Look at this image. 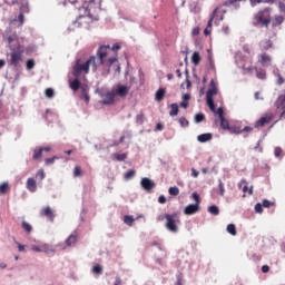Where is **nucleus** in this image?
Segmentation results:
<instances>
[{
    "instance_id": "f257e3e1",
    "label": "nucleus",
    "mask_w": 285,
    "mask_h": 285,
    "mask_svg": "<svg viewBox=\"0 0 285 285\" xmlns=\"http://www.w3.org/2000/svg\"><path fill=\"white\" fill-rule=\"evenodd\" d=\"M117 50H121L120 43L100 46L96 53V68L102 70V77L110 75V68L116 65V72L121 75V65H119V55Z\"/></svg>"
},
{
    "instance_id": "f03ea898",
    "label": "nucleus",
    "mask_w": 285,
    "mask_h": 285,
    "mask_svg": "<svg viewBox=\"0 0 285 285\" xmlns=\"http://www.w3.org/2000/svg\"><path fill=\"white\" fill-rule=\"evenodd\" d=\"M90 67L92 72H97V57L90 56L87 60H85L83 58H78L72 70L73 77H81L82 75H88L90 72Z\"/></svg>"
},
{
    "instance_id": "7ed1b4c3",
    "label": "nucleus",
    "mask_w": 285,
    "mask_h": 285,
    "mask_svg": "<svg viewBox=\"0 0 285 285\" xmlns=\"http://www.w3.org/2000/svg\"><path fill=\"white\" fill-rule=\"evenodd\" d=\"M239 66L243 70V75H253L254 70H256L257 79H266V71L253 66V57H243L239 61Z\"/></svg>"
},
{
    "instance_id": "20e7f679",
    "label": "nucleus",
    "mask_w": 285,
    "mask_h": 285,
    "mask_svg": "<svg viewBox=\"0 0 285 285\" xmlns=\"http://www.w3.org/2000/svg\"><path fill=\"white\" fill-rule=\"evenodd\" d=\"M273 12V8L267 7L261 11H258L255 16H254V26H262L264 28H268V26H271V14Z\"/></svg>"
},
{
    "instance_id": "39448f33",
    "label": "nucleus",
    "mask_w": 285,
    "mask_h": 285,
    "mask_svg": "<svg viewBox=\"0 0 285 285\" xmlns=\"http://www.w3.org/2000/svg\"><path fill=\"white\" fill-rule=\"evenodd\" d=\"M82 10L87 17H95L101 12V0H87L82 3Z\"/></svg>"
},
{
    "instance_id": "423d86ee",
    "label": "nucleus",
    "mask_w": 285,
    "mask_h": 285,
    "mask_svg": "<svg viewBox=\"0 0 285 285\" xmlns=\"http://www.w3.org/2000/svg\"><path fill=\"white\" fill-rule=\"evenodd\" d=\"M7 6H20V13L18 16V21L23 24V19L26 13L30 12V4L28 0H4Z\"/></svg>"
},
{
    "instance_id": "0eeeda50",
    "label": "nucleus",
    "mask_w": 285,
    "mask_h": 285,
    "mask_svg": "<svg viewBox=\"0 0 285 285\" xmlns=\"http://www.w3.org/2000/svg\"><path fill=\"white\" fill-rule=\"evenodd\" d=\"M166 217V228L167 230H169L170 233H178L179 232V227L177 226V224H179V215L177 214H165Z\"/></svg>"
},
{
    "instance_id": "6e6552de",
    "label": "nucleus",
    "mask_w": 285,
    "mask_h": 285,
    "mask_svg": "<svg viewBox=\"0 0 285 285\" xmlns=\"http://www.w3.org/2000/svg\"><path fill=\"white\" fill-rule=\"evenodd\" d=\"M22 55H23V51L21 50H13L11 53H10V60H9V66H13V68H17L19 66V63H21L22 61Z\"/></svg>"
},
{
    "instance_id": "1a4fd4ad",
    "label": "nucleus",
    "mask_w": 285,
    "mask_h": 285,
    "mask_svg": "<svg viewBox=\"0 0 285 285\" xmlns=\"http://www.w3.org/2000/svg\"><path fill=\"white\" fill-rule=\"evenodd\" d=\"M116 97H121L122 99L128 97V92H130V87L126 85L116 86L115 90H112Z\"/></svg>"
},
{
    "instance_id": "9d476101",
    "label": "nucleus",
    "mask_w": 285,
    "mask_h": 285,
    "mask_svg": "<svg viewBox=\"0 0 285 285\" xmlns=\"http://www.w3.org/2000/svg\"><path fill=\"white\" fill-rule=\"evenodd\" d=\"M217 12H219V7L214 9L212 17L209 18V20L207 22V27L204 30V35L206 37H208V35H210V32H213V21L216 19V17H218Z\"/></svg>"
},
{
    "instance_id": "9b49d317",
    "label": "nucleus",
    "mask_w": 285,
    "mask_h": 285,
    "mask_svg": "<svg viewBox=\"0 0 285 285\" xmlns=\"http://www.w3.org/2000/svg\"><path fill=\"white\" fill-rule=\"evenodd\" d=\"M140 186L141 188H144V190H147V193H150V190L155 188V181H153L150 178L145 177L141 179Z\"/></svg>"
},
{
    "instance_id": "f8f14e48",
    "label": "nucleus",
    "mask_w": 285,
    "mask_h": 285,
    "mask_svg": "<svg viewBox=\"0 0 285 285\" xmlns=\"http://www.w3.org/2000/svg\"><path fill=\"white\" fill-rule=\"evenodd\" d=\"M41 217H47L50 219V222H55V212H52V208L50 206H47L40 210Z\"/></svg>"
},
{
    "instance_id": "ddd939ff",
    "label": "nucleus",
    "mask_w": 285,
    "mask_h": 285,
    "mask_svg": "<svg viewBox=\"0 0 285 285\" xmlns=\"http://www.w3.org/2000/svg\"><path fill=\"white\" fill-rule=\"evenodd\" d=\"M115 91L106 92L104 96L102 104H105V106H112V104H115Z\"/></svg>"
},
{
    "instance_id": "4468645a",
    "label": "nucleus",
    "mask_w": 285,
    "mask_h": 285,
    "mask_svg": "<svg viewBox=\"0 0 285 285\" xmlns=\"http://www.w3.org/2000/svg\"><path fill=\"white\" fill-rule=\"evenodd\" d=\"M210 88L206 92V99H213L215 95H217V86L215 85V80L212 79L209 83Z\"/></svg>"
},
{
    "instance_id": "2eb2a0df",
    "label": "nucleus",
    "mask_w": 285,
    "mask_h": 285,
    "mask_svg": "<svg viewBox=\"0 0 285 285\" xmlns=\"http://www.w3.org/2000/svg\"><path fill=\"white\" fill-rule=\"evenodd\" d=\"M184 213L186 215H195V213H199V205L189 204L185 207Z\"/></svg>"
},
{
    "instance_id": "dca6fc26",
    "label": "nucleus",
    "mask_w": 285,
    "mask_h": 285,
    "mask_svg": "<svg viewBox=\"0 0 285 285\" xmlns=\"http://www.w3.org/2000/svg\"><path fill=\"white\" fill-rule=\"evenodd\" d=\"M259 48L262 52H266V50H271V48H273V40L271 39L262 40L259 42Z\"/></svg>"
},
{
    "instance_id": "f3484780",
    "label": "nucleus",
    "mask_w": 285,
    "mask_h": 285,
    "mask_svg": "<svg viewBox=\"0 0 285 285\" xmlns=\"http://www.w3.org/2000/svg\"><path fill=\"white\" fill-rule=\"evenodd\" d=\"M273 121V115H268L265 117H262L261 119L257 120L256 126L259 128L264 127L266 124H271Z\"/></svg>"
},
{
    "instance_id": "a211bd4d",
    "label": "nucleus",
    "mask_w": 285,
    "mask_h": 285,
    "mask_svg": "<svg viewBox=\"0 0 285 285\" xmlns=\"http://www.w3.org/2000/svg\"><path fill=\"white\" fill-rule=\"evenodd\" d=\"M27 190H29V193H37V180H35V178L27 179Z\"/></svg>"
},
{
    "instance_id": "6ab92c4d",
    "label": "nucleus",
    "mask_w": 285,
    "mask_h": 285,
    "mask_svg": "<svg viewBox=\"0 0 285 285\" xmlns=\"http://www.w3.org/2000/svg\"><path fill=\"white\" fill-rule=\"evenodd\" d=\"M271 61H273V59L271 58V56H268V53H262L259 56V62L262 63V66H271Z\"/></svg>"
},
{
    "instance_id": "aec40b11",
    "label": "nucleus",
    "mask_w": 285,
    "mask_h": 285,
    "mask_svg": "<svg viewBox=\"0 0 285 285\" xmlns=\"http://www.w3.org/2000/svg\"><path fill=\"white\" fill-rule=\"evenodd\" d=\"M79 236H77V232H75L73 234H71L66 240L65 244L67 246H75V244H77V239Z\"/></svg>"
},
{
    "instance_id": "412c9836",
    "label": "nucleus",
    "mask_w": 285,
    "mask_h": 285,
    "mask_svg": "<svg viewBox=\"0 0 285 285\" xmlns=\"http://www.w3.org/2000/svg\"><path fill=\"white\" fill-rule=\"evenodd\" d=\"M69 88H71L73 92H77V90L81 88V81H79V77H76V79L69 82Z\"/></svg>"
},
{
    "instance_id": "4be33fe9",
    "label": "nucleus",
    "mask_w": 285,
    "mask_h": 285,
    "mask_svg": "<svg viewBox=\"0 0 285 285\" xmlns=\"http://www.w3.org/2000/svg\"><path fill=\"white\" fill-rule=\"evenodd\" d=\"M273 28H277V26H282L284 23V16H275L271 21Z\"/></svg>"
},
{
    "instance_id": "5701e85b",
    "label": "nucleus",
    "mask_w": 285,
    "mask_h": 285,
    "mask_svg": "<svg viewBox=\"0 0 285 285\" xmlns=\"http://www.w3.org/2000/svg\"><path fill=\"white\" fill-rule=\"evenodd\" d=\"M242 1H246V0H227L223 3V6H225L226 8H230V6H234V8H239V3H242Z\"/></svg>"
},
{
    "instance_id": "b1692460",
    "label": "nucleus",
    "mask_w": 285,
    "mask_h": 285,
    "mask_svg": "<svg viewBox=\"0 0 285 285\" xmlns=\"http://www.w3.org/2000/svg\"><path fill=\"white\" fill-rule=\"evenodd\" d=\"M210 139H213V134H203L197 137L200 144H206V141H210Z\"/></svg>"
},
{
    "instance_id": "393cba45",
    "label": "nucleus",
    "mask_w": 285,
    "mask_h": 285,
    "mask_svg": "<svg viewBox=\"0 0 285 285\" xmlns=\"http://www.w3.org/2000/svg\"><path fill=\"white\" fill-rule=\"evenodd\" d=\"M41 157H43V147L36 148L33 150L32 159H35V161H37V160L41 159Z\"/></svg>"
},
{
    "instance_id": "a878e982",
    "label": "nucleus",
    "mask_w": 285,
    "mask_h": 285,
    "mask_svg": "<svg viewBox=\"0 0 285 285\" xmlns=\"http://www.w3.org/2000/svg\"><path fill=\"white\" fill-rule=\"evenodd\" d=\"M164 97H166V89L160 88L156 91L155 99L156 101H164Z\"/></svg>"
},
{
    "instance_id": "bb28decb",
    "label": "nucleus",
    "mask_w": 285,
    "mask_h": 285,
    "mask_svg": "<svg viewBox=\"0 0 285 285\" xmlns=\"http://www.w3.org/2000/svg\"><path fill=\"white\" fill-rule=\"evenodd\" d=\"M171 110L169 111L170 117H177L179 115V105L171 104L170 105Z\"/></svg>"
},
{
    "instance_id": "cd10ccee",
    "label": "nucleus",
    "mask_w": 285,
    "mask_h": 285,
    "mask_svg": "<svg viewBox=\"0 0 285 285\" xmlns=\"http://www.w3.org/2000/svg\"><path fill=\"white\" fill-rule=\"evenodd\" d=\"M202 61V56H199L198 51H195L191 56V63H194V66H199Z\"/></svg>"
},
{
    "instance_id": "c85d7f7f",
    "label": "nucleus",
    "mask_w": 285,
    "mask_h": 285,
    "mask_svg": "<svg viewBox=\"0 0 285 285\" xmlns=\"http://www.w3.org/2000/svg\"><path fill=\"white\" fill-rule=\"evenodd\" d=\"M249 3L252 8H255V6H258V3H275V0H249Z\"/></svg>"
},
{
    "instance_id": "c756f323",
    "label": "nucleus",
    "mask_w": 285,
    "mask_h": 285,
    "mask_svg": "<svg viewBox=\"0 0 285 285\" xmlns=\"http://www.w3.org/2000/svg\"><path fill=\"white\" fill-rule=\"evenodd\" d=\"M31 250H33V253H48V245H42L41 247L33 245L31 246Z\"/></svg>"
},
{
    "instance_id": "7c9ffc66",
    "label": "nucleus",
    "mask_w": 285,
    "mask_h": 285,
    "mask_svg": "<svg viewBox=\"0 0 285 285\" xmlns=\"http://www.w3.org/2000/svg\"><path fill=\"white\" fill-rule=\"evenodd\" d=\"M21 228L28 234L30 235V233H32V225H30V223L23 220L21 224Z\"/></svg>"
},
{
    "instance_id": "2f4dec72",
    "label": "nucleus",
    "mask_w": 285,
    "mask_h": 285,
    "mask_svg": "<svg viewBox=\"0 0 285 285\" xmlns=\"http://www.w3.org/2000/svg\"><path fill=\"white\" fill-rule=\"evenodd\" d=\"M94 275H104V267L99 264L94 265L92 267Z\"/></svg>"
},
{
    "instance_id": "473e14b6",
    "label": "nucleus",
    "mask_w": 285,
    "mask_h": 285,
    "mask_svg": "<svg viewBox=\"0 0 285 285\" xmlns=\"http://www.w3.org/2000/svg\"><path fill=\"white\" fill-rule=\"evenodd\" d=\"M220 128H223V130H230V124L225 117L220 118Z\"/></svg>"
},
{
    "instance_id": "72a5a7b5",
    "label": "nucleus",
    "mask_w": 285,
    "mask_h": 285,
    "mask_svg": "<svg viewBox=\"0 0 285 285\" xmlns=\"http://www.w3.org/2000/svg\"><path fill=\"white\" fill-rule=\"evenodd\" d=\"M137 175V171L135 169H129L125 174L126 181H129V179H132Z\"/></svg>"
},
{
    "instance_id": "f704fd0d",
    "label": "nucleus",
    "mask_w": 285,
    "mask_h": 285,
    "mask_svg": "<svg viewBox=\"0 0 285 285\" xmlns=\"http://www.w3.org/2000/svg\"><path fill=\"white\" fill-rule=\"evenodd\" d=\"M227 233H229V235H233L234 237L235 235H237V227L235 226V224L227 225Z\"/></svg>"
},
{
    "instance_id": "c9c22d12",
    "label": "nucleus",
    "mask_w": 285,
    "mask_h": 285,
    "mask_svg": "<svg viewBox=\"0 0 285 285\" xmlns=\"http://www.w3.org/2000/svg\"><path fill=\"white\" fill-rule=\"evenodd\" d=\"M8 190H10V186L8 185V183H2L0 185V195H6Z\"/></svg>"
},
{
    "instance_id": "e433bc0d",
    "label": "nucleus",
    "mask_w": 285,
    "mask_h": 285,
    "mask_svg": "<svg viewBox=\"0 0 285 285\" xmlns=\"http://www.w3.org/2000/svg\"><path fill=\"white\" fill-rule=\"evenodd\" d=\"M208 213H210V215H219V207H217V205H212L208 207Z\"/></svg>"
},
{
    "instance_id": "4c0bfd02",
    "label": "nucleus",
    "mask_w": 285,
    "mask_h": 285,
    "mask_svg": "<svg viewBox=\"0 0 285 285\" xmlns=\"http://www.w3.org/2000/svg\"><path fill=\"white\" fill-rule=\"evenodd\" d=\"M206 119V116L204 114H196L194 121L195 124H202Z\"/></svg>"
},
{
    "instance_id": "58836bf2",
    "label": "nucleus",
    "mask_w": 285,
    "mask_h": 285,
    "mask_svg": "<svg viewBox=\"0 0 285 285\" xmlns=\"http://www.w3.org/2000/svg\"><path fill=\"white\" fill-rule=\"evenodd\" d=\"M124 222L127 224V226H132L135 223V217L127 215L124 217Z\"/></svg>"
},
{
    "instance_id": "ea45409f",
    "label": "nucleus",
    "mask_w": 285,
    "mask_h": 285,
    "mask_svg": "<svg viewBox=\"0 0 285 285\" xmlns=\"http://www.w3.org/2000/svg\"><path fill=\"white\" fill-rule=\"evenodd\" d=\"M178 121H179L181 128H188V126H190V122L185 117L179 118Z\"/></svg>"
},
{
    "instance_id": "a19ab883",
    "label": "nucleus",
    "mask_w": 285,
    "mask_h": 285,
    "mask_svg": "<svg viewBox=\"0 0 285 285\" xmlns=\"http://www.w3.org/2000/svg\"><path fill=\"white\" fill-rule=\"evenodd\" d=\"M45 95L48 99H52V97H55V89L52 88H47L45 91Z\"/></svg>"
},
{
    "instance_id": "79ce46f5",
    "label": "nucleus",
    "mask_w": 285,
    "mask_h": 285,
    "mask_svg": "<svg viewBox=\"0 0 285 285\" xmlns=\"http://www.w3.org/2000/svg\"><path fill=\"white\" fill-rule=\"evenodd\" d=\"M218 188L220 197H224L226 189L224 188V183L222 181V179L218 180Z\"/></svg>"
},
{
    "instance_id": "37998d69",
    "label": "nucleus",
    "mask_w": 285,
    "mask_h": 285,
    "mask_svg": "<svg viewBox=\"0 0 285 285\" xmlns=\"http://www.w3.org/2000/svg\"><path fill=\"white\" fill-rule=\"evenodd\" d=\"M275 77L277 78L276 79V83L278 85V86H282L283 83H284V77L282 76V73H279V72H276L275 73Z\"/></svg>"
},
{
    "instance_id": "c03bdc74",
    "label": "nucleus",
    "mask_w": 285,
    "mask_h": 285,
    "mask_svg": "<svg viewBox=\"0 0 285 285\" xmlns=\"http://www.w3.org/2000/svg\"><path fill=\"white\" fill-rule=\"evenodd\" d=\"M114 157L117 159V161H126L128 156L126 154H115Z\"/></svg>"
},
{
    "instance_id": "a18cd8bd",
    "label": "nucleus",
    "mask_w": 285,
    "mask_h": 285,
    "mask_svg": "<svg viewBox=\"0 0 285 285\" xmlns=\"http://www.w3.org/2000/svg\"><path fill=\"white\" fill-rule=\"evenodd\" d=\"M169 195H173L174 197H177L179 195V188L178 187H170L168 189Z\"/></svg>"
},
{
    "instance_id": "49530a36",
    "label": "nucleus",
    "mask_w": 285,
    "mask_h": 285,
    "mask_svg": "<svg viewBox=\"0 0 285 285\" xmlns=\"http://www.w3.org/2000/svg\"><path fill=\"white\" fill-rule=\"evenodd\" d=\"M82 174H83V171H81V167L76 166L73 169V177H81Z\"/></svg>"
},
{
    "instance_id": "de8ad7c7",
    "label": "nucleus",
    "mask_w": 285,
    "mask_h": 285,
    "mask_svg": "<svg viewBox=\"0 0 285 285\" xmlns=\"http://www.w3.org/2000/svg\"><path fill=\"white\" fill-rule=\"evenodd\" d=\"M191 197H193L194 202H196V203H195L196 205L199 206V204H202V200H200V198H199V194L193 193V194H191Z\"/></svg>"
},
{
    "instance_id": "09e8293b",
    "label": "nucleus",
    "mask_w": 285,
    "mask_h": 285,
    "mask_svg": "<svg viewBox=\"0 0 285 285\" xmlns=\"http://www.w3.org/2000/svg\"><path fill=\"white\" fill-rule=\"evenodd\" d=\"M36 177H39L40 181H43V179H46V173H43V169L38 170Z\"/></svg>"
},
{
    "instance_id": "8fccbe9b",
    "label": "nucleus",
    "mask_w": 285,
    "mask_h": 285,
    "mask_svg": "<svg viewBox=\"0 0 285 285\" xmlns=\"http://www.w3.org/2000/svg\"><path fill=\"white\" fill-rule=\"evenodd\" d=\"M275 157H282L284 155V150L281 147H276L274 150Z\"/></svg>"
},
{
    "instance_id": "3c124183",
    "label": "nucleus",
    "mask_w": 285,
    "mask_h": 285,
    "mask_svg": "<svg viewBox=\"0 0 285 285\" xmlns=\"http://www.w3.org/2000/svg\"><path fill=\"white\" fill-rule=\"evenodd\" d=\"M59 159L57 156H53L52 158H46L45 163L47 166H50V164H55V160Z\"/></svg>"
},
{
    "instance_id": "603ef678",
    "label": "nucleus",
    "mask_w": 285,
    "mask_h": 285,
    "mask_svg": "<svg viewBox=\"0 0 285 285\" xmlns=\"http://www.w3.org/2000/svg\"><path fill=\"white\" fill-rule=\"evenodd\" d=\"M229 132L234 135H242V129H238L237 127H230Z\"/></svg>"
},
{
    "instance_id": "864d4df0",
    "label": "nucleus",
    "mask_w": 285,
    "mask_h": 285,
    "mask_svg": "<svg viewBox=\"0 0 285 285\" xmlns=\"http://www.w3.org/2000/svg\"><path fill=\"white\" fill-rule=\"evenodd\" d=\"M35 68V61L32 59H29L27 61V70H32Z\"/></svg>"
},
{
    "instance_id": "5fc2aeb1",
    "label": "nucleus",
    "mask_w": 285,
    "mask_h": 285,
    "mask_svg": "<svg viewBox=\"0 0 285 285\" xmlns=\"http://www.w3.org/2000/svg\"><path fill=\"white\" fill-rule=\"evenodd\" d=\"M262 204H259V203H257L256 205H255V212L256 213H264V209L262 208Z\"/></svg>"
},
{
    "instance_id": "6e6d98bb",
    "label": "nucleus",
    "mask_w": 285,
    "mask_h": 285,
    "mask_svg": "<svg viewBox=\"0 0 285 285\" xmlns=\"http://www.w3.org/2000/svg\"><path fill=\"white\" fill-rule=\"evenodd\" d=\"M271 206H273V203H271V202L267 200V199H264V200H263V207H264V208H271Z\"/></svg>"
},
{
    "instance_id": "4d7b16f0",
    "label": "nucleus",
    "mask_w": 285,
    "mask_h": 285,
    "mask_svg": "<svg viewBox=\"0 0 285 285\" xmlns=\"http://www.w3.org/2000/svg\"><path fill=\"white\" fill-rule=\"evenodd\" d=\"M216 115H218L219 119L224 118V109L218 108L217 111H215Z\"/></svg>"
},
{
    "instance_id": "13d9d810",
    "label": "nucleus",
    "mask_w": 285,
    "mask_h": 285,
    "mask_svg": "<svg viewBox=\"0 0 285 285\" xmlns=\"http://www.w3.org/2000/svg\"><path fill=\"white\" fill-rule=\"evenodd\" d=\"M222 30H223L224 35H230V27L224 26V27L222 28Z\"/></svg>"
},
{
    "instance_id": "bf43d9fd",
    "label": "nucleus",
    "mask_w": 285,
    "mask_h": 285,
    "mask_svg": "<svg viewBox=\"0 0 285 285\" xmlns=\"http://www.w3.org/2000/svg\"><path fill=\"white\" fill-rule=\"evenodd\" d=\"M206 101L209 108L215 105V100L213 98H206Z\"/></svg>"
},
{
    "instance_id": "052dcab7",
    "label": "nucleus",
    "mask_w": 285,
    "mask_h": 285,
    "mask_svg": "<svg viewBox=\"0 0 285 285\" xmlns=\"http://www.w3.org/2000/svg\"><path fill=\"white\" fill-rule=\"evenodd\" d=\"M240 132H253V127H244Z\"/></svg>"
},
{
    "instance_id": "680f3d73",
    "label": "nucleus",
    "mask_w": 285,
    "mask_h": 285,
    "mask_svg": "<svg viewBox=\"0 0 285 285\" xmlns=\"http://www.w3.org/2000/svg\"><path fill=\"white\" fill-rule=\"evenodd\" d=\"M191 176H194L195 178L199 177V171L195 168H191Z\"/></svg>"
},
{
    "instance_id": "e2e57ef3",
    "label": "nucleus",
    "mask_w": 285,
    "mask_h": 285,
    "mask_svg": "<svg viewBox=\"0 0 285 285\" xmlns=\"http://www.w3.org/2000/svg\"><path fill=\"white\" fill-rule=\"evenodd\" d=\"M243 50H244L247 55H250V46L245 45V46L243 47Z\"/></svg>"
},
{
    "instance_id": "0e129e2a",
    "label": "nucleus",
    "mask_w": 285,
    "mask_h": 285,
    "mask_svg": "<svg viewBox=\"0 0 285 285\" xmlns=\"http://www.w3.org/2000/svg\"><path fill=\"white\" fill-rule=\"evenodd\" d=\"M268 271H271V267L268 265L262 266V273H268Z\"/></svg>"
},
{
    "instance_id": "69168bd1",
    "label": "nucleus",
    "mask_w": 285,
    "mask_h": 285,
    "mask_svg": "<svg viewBox=\"0 0 285 285\" xmlns=\"http://www.w3.org/2000/svg\"><path fill=\"white\" fill-rule=\"evenodd\" d=\"M191 35L194 37H197V35H199V27L194 28L193 31H191Z\"/></svg>"
},
{
    "instance_id": "338daca9",
    "label": "nucleus",
    "mask_w": 285,
    "mask_h": 285,
    "mask_svg": "<svg viewBox=\"0 0 285 285\" xmlns=\"http://www.w3.org/2000/svg\"><path fill=\"white\" fill-rule=\"evenodd\" d=\"M158 202H159L160 204H166V196H164V195L159 196V197H158Z\"/></svg>"
},
{
    "instance_id": "774afa93",
    "label": "nucleus",
    "mask_w": 285,
    "mask_h": 285,
    "mask_svg": "<svg viewBox=\"0 0 285 285\" xmlns=\"http://www.w3.org/2000/svg\"><path fill=\"white\" fill-rule=\"evenodd\" d=\"M114 285H121V278L119 276L116 277Z\"/></svg>"
}]
</instances>
